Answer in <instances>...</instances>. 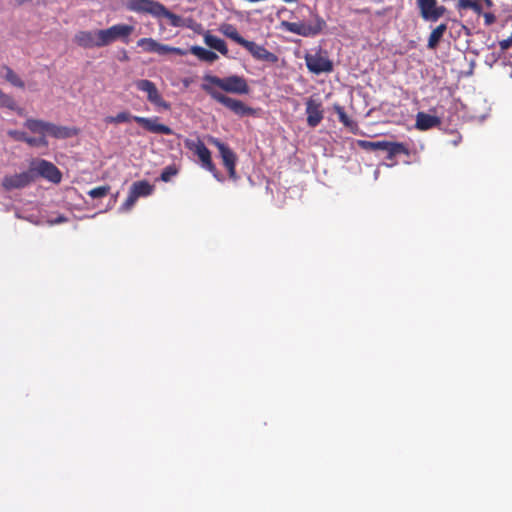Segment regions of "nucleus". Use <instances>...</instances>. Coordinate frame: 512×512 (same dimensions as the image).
Here are the masks:
<instances>
[{"label": "nucleus", "instance_id": "9b49d317", "mask_svg": "<svg viewBox=\"0 0 512 512\" xmlns=\"http://www.w3.org/2000/svg\"><path fill=\"white\" fill-rule=\"evenodd\" d=\"M137 46L141 47L145 52L157 53L159 55L176 54L183 56L186 54V51L181 48L162 44L153 38H141L137 41Z\"/></svg>", "mask_w": 512, "mask_h": 512}, {"label": "nucleus", "instance_id": "9d476101", "mask_svg": "<svg viewBox=\"0 0 512 512\" xmlns=\"http://www.w3.org/2000/svg\"><path fill=\"white\" fill-rule=\"evenodd\" d=\"M135 86L139 91L146 93L147 100L151 104L164 110H170V103L163 99L154 82L147 79H140L135 81Z\"/></svg>", "mask_w": 512, "mask_h": 512}, {"label": "nucleus", "instance_id": "7ed1b4c3", "mask_svg": "<svg viewBox=\"0 0 512 512\" xmlns=\"http://www.w3.org/2000/svg\"><path fill=\"white\" fill-rule=\"evenodd\" d=\"M126 7L133 12L150 14L155 18H166L174 27L181 25L180 16L172 13L162 3L155 0H128Z\"/></svg>", "mask_w": 512, "mask_h": 512}, {"label": "nucleus", "instance_id": "393cba45", "mask_svg": "<svg viewBox=\"0 0 512 512\" xmlns=\"http://www.w3.org/2000/svg\"><path fill=\"white\" fill-rule=\"evenodd\" d=\"M220 31L221 33H223L226 37H228L229 39L233 40L234 42H236L237 44L239 45H243V43L246 41L245 38H243L237 28L232 25V24H223L221 27H220Z\"/></svg>", "mask_w": 512, "mask_h": 512}, {"label": "nucleus", "instance_id": "f03ea898", "mask_svg": "<svg viewBox=\"0 0 512 512\" xmlns=\"http://www.w3.org/2000/svg\"><path fill=\"white\" fill-rule=\"evenodd\" d=\"M24 127L28 129L36 137L27 135L26 132L20 130H8L7 135L19 142H24L30 147H45L49 145L47 136L55 139H67L77 135L76 128L57 125L53 122L45 121L37 118H27L23 123Z\"/></svg>", "mask_w": 512, "mask_h": 512}, {"label": "nucleus", "instance_id": "4468645a", "mask_svg": "<svg viewBox=\"0 0 512 512\" xmlns=\"http://www.w3.org/2000/svg\"><path fill=\"white\" fill-rule=\"evenodd\" d=\"M34 181V175L30 169L21 173L5 175L2 179V187L6 191L23 189Z\"/></svg>", "mask_w": 512, "mask_h": 512}, {"label": "nucleus", "instance_id": "b1692460", "mask_svg": "<svg viewBox=\"0 0 512 512\" xmlns=\"http://www.w3.org/2000/svg\"><path fill=\"white\" fill-rule=\"evenodd\" d=\"M190 52L202 61L212 63L218 59V55L200 46H192Z\"/></svg>", "mask_w": 512, "mask_h": 512}, {"label": "nucleus", "instance_id": "20e7f679", "mask_svg": "<svg viewBox=\"0 0 512 512\" xmlns=\"http://www.w3.org/2000/svg\"><path fill=\"white\" fill-rule=\"evenodd\" d=\"M130 120H134L142 128H144L145 130H147L150 133L162 134V135H172L173 134V130L169 126L158 123V117L147 118V117H141V116H133L127 111L120 112L115 116H108V117H106L105 122L119 124V123L129 122Z\"/></svg>", "mask_w": 512, "mask_h": 512}, {"label": "nucleus", "instance_id": "7c9ffc66", "mask_svg": "<svg viewBox=\"0 0 512 512\" xmlns=\"http://www.w3.org/2000/svg\"><path fill=\"white\" fill-rule=\"evenodd\" d=\"M177 169L175 168V166L173 165H170V166H167L163 169L161 175H160V179L164 182H168L171 180V178L173 176H175L177 174Z\"/></svg>", "mask_w": 512, "mask_h": 512}, {"label": "nucleus", "instance_id": "72a5a7b5", "mask_svg": "<svg viewBox=\"0 0 512 512\" xmlns=\"http://www.w3.org/2000/svg\"><path fill=\"white\" fill-rule=\"evenodd\" d=\"M493 20H494V16L493 15H491V14H486L485 15V21H486L487 24L492 23Z\"/></svg>", "mask_w": 512, "mask_h": 512}, {"label": "nucleus", "instance_id": "f257e3e1", "mask_svg": "<svg viewBox=\"0 0 512 512\" xmlns=\"http://www.w3.org/2000/svg\"><path fill=\"white\" fill-rule=\"evenodd\" d=\"M217 88L232 94L245 95L250 92V87L247 80L243 76L230 75L224 78H220L215 75L207 74L203 77V83L201 88L205 91L213 100L222 104L234 114L243 116H254L256 111L254 108L247 106L241 100L229 97Z\"/></svg>", "mask_w": 512, "mask_h": 512}, {"label": "nucleus", "instance_id": "ddd939ff", "mask_svg": "<svg viewBox=\"0 0 512 512\" xmlns=\"http://www.w3.org/2000/svg\"><path fill=\"white\" fill-rule=\"evenodd\" d=\"M305 62L308 70L314 74L328 73L333 70L332 61L321 52L315 54L307 53Z\"/></svg>", "mask_w": 512, "mask_h": 512}, {"label": "nucleus", "instance_id": "f8f14e48", "mask_svg": "<svg viewBox=\"0 0 512 512\" xmlns=\"http://www.w3.org/2000/svg\"><path fill=\"white\" fill-rule=\"evenodd\" d=\"M417 7L423 20L436 22L446 12V7L438 5L437 0H416Z\"/></svg>", "mask_w": 512, "mask_h": 512}, {"label": "nucleus", "instance_id": "2eb2a0df", "mask_svg": "<svg viewBox=\"0 0 512 512\" xmlns=\"http://www.w3.org/2000/svg\"><path fill=\"white\" fill-rule=\"evenodd\" d=\"M242 47L245 48L256 60L272 64L278 62V56L276 54L268 51L264 46L259 45L254 41L246 40Z\"/></svg>", "mask_w": 512, "mask_h": 512}, {"label": "nucleus", "instance_id": "39448f33", "mask_svg": "<svg viewBox=\"0 0 512 512\" xmlns=\"http://www.w3.org/2000/svg\"><path fill=\"white\" fill-rule=\"evenodd\" d=\"M312 20L306 22H289L282 21L281 27L290 33L302 37H314L319 35L326 27L325 20L317 13H311Z\"/></svg>", "mask_w": 512, "mask_h": 512}, {"label": "nucleus", "instance_id": "e433bc0d", "mask_svg": "<svg viewBox=\"0 0 512 512\" xmlns=\"http://www.w3.org/2000/svg\"><path fill=\"white\" fill-rule=\"evenodd\" d=\"M486 1H487V3H490V0H486Z\"/></svg>", "mask_w": 512, "mask_h": 512}, {"label": "nucleus", "instance_id": "1a4fd4ad", "mask_svg": "<svg viewBox=\"0 0 512 512\" xmlns=\"http://www.w3.org/2000/svg\"><path fill=\"white\" fill-rule=\"evenodd\" d=\"M209 142L219 150L223 165L227 169L229 177L236 180L238 176L236 174L237 156L235 152L218 138L210 137Z\"/></svg>", "mask_w": 512, "mask_h": 512}, {"label": "nucleus", "instance_id": "a878e982", "mask_svg": "<svg viewBox=\"0 0 512 512\" xmlns=\"http://www.w3.org/2000/svg\"><path fill=\"white\" fill-rule=\"evenodd\" d=\"M0 107L1 108H7L9 110H15L16 109V102L14 98L5 93L0 89Z\"/></svg>", "mask_w": 512, "mask_h": 512}, {"label": "nucleus", "instance_id": "dca6fc26", "mask_svg": "<svg viewBox=\"0 0 512 512\" xmlns=\"http://www.w3.org/2000/svg\"><path fill=\"white\" fill-rule=\"evenodd\" d=\"M74 42L85 49H92L95 47H103L99 40V30L95 31H79L74 36Z\"/></svg>", "mask_w": 512, "mask_h": 512}, {"label": "nucleus", "instance_id": "6e6552de", "mask_svg": "<svg viewBox=\"0 0 512 512\" xmlns=\"http://www.w3.org/2000/svg\"><path fill=\"white\" fill-rule=\"evenodd\" d=\"M30 171L36 176H40L54 184H59L62 180V173L58 167L45 159L34 160L30 164Z\"/></svg>", "mask_w": 512, "mask_h": 512}, {"label": "nucleus", "instance_id": "4be33fe9", "mask_svg": "<svg viewBox=\"0 0 512 512\" xmlns=\"http://www.w3.org/2000/svg\"><path fill=\"white\" fill-rule=\"evenodd\" d=\"M447 24L441 23L436 28L432 30L430 36L428 38L427 48L430 50H434L439 42L441 41L444 33L447 31Z\"/></svg>", "mask_w": 512, "mask_h": 512}, {"label": "nucleus", "instance_id": "c9c22d12", "mask_svg": "<svg viewBox=\"0 0 512 512\" xmlns=\"http://www.w3.org/2000/svg\"><path fill=\"white\" fill-rule=\"evenodd\" d=\"M14 111H16L17 114L20 115V116H23V114H24V109L23 108H19L17 105H16V109Z\"/></svg>", "mask_w": 512, "mask_h": 512}, {"label": "nucleus", "instance_id": "5701e85b", "mask_svg": "<svg viewBox=\"0 0 512 512\" xmlns=\"http://www.w3.org/2000/svg\"><path fill=\"white\" fill-rule=\"evenodd\" d=\"M1 77L9 82L12 86L23 89L25 87L24 81L7 65L1 68Z\"/></svg>", "mask_w": 512, "mask_h": 512}, {"label": "nucleus", "instance_id": "f704fd0d", "mask_svg": "<svg viewBox=\"0 0 512 512\" xmlns=\"http://www.w3.org/2000/svg\"><path fill=\"white\" fill-rule=\"evenodd\" d=\"M66 220H67V219H66V217H64V216H59V217L54 221V223H63V222H65Z\"/></svg>", "mask_w": 512, "mask_h": 512}, {"label": "nucleus", "instance_id": "f3484780", "mask_svg": "<svg viewBox=\"0 0 512 512\" xmlns=\"http://www.w3.org/2000/svg\"><path fill=\"white\" fill-rule=\"evenodd\" d=\"M306 114L308 126L314 128L320 124L323 119L322 104L312 97L306 101Z\"/></svg>", "mask_w": 512, "mask_h": 512}, {"label": "nucleus", "instance_id": "c756f323", "mask_svg": "<svg viewBox=\"0 0 512 512\" xmlns=\"http://www.w3.org/2000/svg\"><path fill=\"white\" fill-rule=\"evenodd\" d=\"M336 113L338 115L339 121L346 127H351L353 125V121L346 114L344 109L340 106H336Z\"/></svg>", "mask_w": 512, "mask_h": 512}, {"label": "nucleus", "instance_id": "423d86ee", "mask_svg": "<svg viewBox=\"0 0 512 512\" xmlns=\"http://www.w3.org/2000/svg\"><path fill=\"white\" fill-rule=\"evenodd\" d=\"M185 146L189 150L193 151L199 158L201 162V166L212 173L215 179L218 181H223V176L220 174L218 169L216 168L215 164L212 161L211 158V152L210 150L205 146L203 141L198 139L197 141L186 139L185 140Z\"/></svg>", "mask_w": 512, "mask_h": 512}, {"label": "nucleus", "instance_id": "412c9836", "mask_svg": "<svg viewBox=\"0 0 512 512\" xmlns=\"http://www.w3.org/2000/svg\"><path fill=\"white\" fill-rule=\"evenodd\" d=\"M204 42H205V44L207 46H209L210 48L218 51L222 55H227L228 54L227 45H226L225 41L222 40L221 38H219V37H217L215 35H212L210 33H207L204 36Z\"/></svg>", "mask_w": 512, "mask_h": 512}, {"label": "nucleus", "instance_id": "bb28decb", "mask_svg": "<svg viewBox=\"0 0 512 512\" xmlns=\"http://www.w3.org/2000/svg\"><path fill=\"white\" fill-rule=\"evenodd\" d=\"M385 142L386 141H366V140H362V141H359V145L361 148L365 149V150H369V151H377V150H381L385 147Z\"/></svg>", "mask_w": 512, "mask_h": 512}, {"label": "nucleus", "instance_id": "aec40b11", "mask_svg": "<svg viewBox=\"0 0 512 512\" xmlns=\"http://www.w3.org/2000/svg\"><path fill=\"white\" fill-rule=\"evenodd\" d=\"M154 190L153 185H151L146 180L136 181L130 187V192H132L137 198L146 197L152 194Z\"/></svg>", "mask_w": 512, "mask_h": 512}, {"label": "nucleus", "instance_id": "c85d7f7f", "mask_svg": "<svg viewBox=\"0 0 512 512\" xmlns=\"http://www.w3.org/2000/svg\"><path fill=\"white\" fill-rule=\"evenodd\" d=\"M137 200H138V198L132 192L129 191L126 200L123 202V204L120 207V211H122V212L130 211L133 208V206L135 205V203L137 202Z\"/></svg>", "mask_w": 512, "mask_h": 512}, {"label": "nucleus", "instance_id": "0eeeda50", "mask_svg": "<svg viewBox=\"0 0 512 512\" xmlns=\"http://www.w3.org/2000/svg\"><path fill=\"white\" fill-rule=\"evenodd\" d=\"M134 26L128 24H115L107 29L99 30V40L103 47L112 44L117 40L124 43L129 42V37L134 31Z\"/></svg>", "mask_w": 512, "mask_h": 512}, {"label": "nucleus", "instance_id": "a211bd4d", "mask_svg": "<svg viewBox=\"0 0 512 512\" xmlns=\"http://www.w3.org/2000/svg\"><path fill=\"white\" fill-rule=\"evenodd\" d=\"M441 124V120L437 116L419 112L416 115V128L421 131L429 130Z\"/></svg>", "mask_w": 512, "mask_h": 512}, {"label": "nucleus", "instance_id": "2f4dec72", "mask_svg": "<svg viewBox=\"0 0 512 512\" xmlns=\"http://www.w3.org/2000/svg\"><path fill=\"white\" fill-rule=\"evenodd\" d=\"M457 8L459 10L473 9L478 10L479 5L473 0H457Z\"/></svg>", "mask_w": 512, "mask_h": 512}, {"label": "nucleus", "instance_id": "6ab92c4d", "mask_svg": "<svg viewBox=\"0 0 512 512\" xmlns=\"http://www.w3.org/2000/svg\"><path fill=\"white\" fill-rule=\"evenodd\" d=\"M382 151H385L387 153L386 159L387 160H393L395 156L399 154H404L409 156L410 152L407 146L400 142H385V147L382 149Z\"/></svg>", "mask_w": 512, "mask_h": 512}, {"label": "nucleus", "instance_id": "473e14b6", "mask_svg": "<svg viewBox=\"0 0 512 512\" xmlns=\"http://www.w3.org/2000/svg\"><path fill=\"white\" fill-rule=\"evenodd\" d=\"M499 47L502 51H506L512 47V34L508 38L499 41Z\"/></svg>", "mask_w": 512, "mask_h": 512}, {"label": "nucleus", "instance_id": "cd10ccee", "mask_svg": "<svg viewBox=\"0 0 512 512\" xmlns=\"http://www.w3.org/2000/svg\"><path fill=\"white\" fill-rule=\"evenodd\" d=\"M110 192V186H98L88 191V195L93 199L105 197Z\"/></svg>", "mask_w": 512, "mask_h": 512}]
</instances>
